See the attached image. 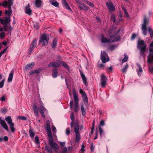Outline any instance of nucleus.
Returning <instances> with one entry per match:
<instances>
[{
  "mask_svg": "<svg viewBox=\"0 0 153 153\" xmlns=\"http://www.w3.org/2000/svg\"><path fill=\"white\" fill-rule=\"evenodd\" d=\"M62 3L63 6L67 10L72 11L66 0H62Z\"/></svg>",
  "mask_w": 153,
  "mask_h": 153,
  "instance_id": "nucleus-16",
  "label": "nucleus"
},
{
  "mask_svg": "<svg viewBox=\"0 0 153 153\" xmlns=\"http://www.w3.org/2000/svg\"><path fill=\"white\" fill-rule=\"evenodd\" d=\"M70 117L72 121H74V114L73 113L71 114Z\"/></svg>",
  "mask_w": 153,
  "mask_h": 153,
  "instance_id": "nucleus-46",
  "label": "nucleus"
},
{
  "mask_svg": "<svg viewBox=\"0 0 153 153\" xmlns=\"http://www.w3.org/2000/svg\"><path fill=\"white\" fill-rule=\"evenodd\" d=\"M51 4L56 7H57L59 6L58 2L56 1H54V2H52Z\"/></svg>",
  "mask_w": 153,
  "mask_h": 153,
  "instance_id": "nucleus-39",
  "label": "nucleus"
},
{
  "mask_svg": "<svg viewBox=\"0 0 153 153\" xmlns=\"http://www.w3.org/2000/svg\"><path fill=\"white\" fill-rule=\"evenodd\" d=\"M25 13L29 16L31 15L32 14V10L30 8V5L29 3L25 7Z\"/></svg>",
  "mask_w": 153,
  "mask_h": 153,
  "instance_id": "nucleus-14",
  "label": "nucleus"
},
{
  "mask_svg": "<svg viewBox=\"0 0 153 153\" xmlns=\"http://www.w3.org/2000/svg\"><path fill=\"white\" fill-rule=\"evenodd\" d=\"M124 14L127 18L129 17V15L127 11H126L124 12Z\"/></svg>",
  "mask_w": 153,
  "mask_h": 153,
  "instance_id": "nucleus-64",
  "label": "nucleus"
},
{
  "mask_svg": "<svg viewBox=\"0 0 153 153\" xmlns=\"http://www.w3.org/2000/svg\"><path fill=\"white\" fill-rule=\"evenodd\" d=\"M5 25L3 27V29L5 31H9L8 30V26L7 25Z\"/></svg>",
  "mask_w": 153,
  "mask_h": 153,
  "instance_id": "nucleus-53",
  "label": "nucleus"
},
{
  "mask_svg": "<svg viewBox=\"0 0 153 153\" xmlns=\"http://www.w3.org/2000/svg\"><path fill=\"white\" fill-rule=\"evenodd\" d=\"M11 11H8L7 10H6L5 11V14H7L8 15H10L11 13Z\"/></svg>",
  "mask_w": 153,
  "mask_h": 153,
  "instance_id": "nucleus-57",
  "label": "nucleus"
},
{
  "mask_svg": "<svg viewBox=\"0 0 153 153\" xmlns=\"http://www.w3.org/2000/svg\"><path fill=\"white\" fill-rule=\"evenodd\" d=\"M90 150L92 152L94 150V143L92 142L90 144Z\"/></svg>",
  "mask_w": 153,
  "mask_h": 153,
  "instance_id": "nucleus-43",
  "label": "nucleus"
},
{
  "mask_svg": "<svg viewBox=\"0 0 153 153\" xmlns=\"http://www.w3.org/2000/svg\"><path fill=\"white\" fill-rule=\"evenodd\" d=\"M142 28L143 30V33L144 35H146L147 34V27H142Z\"/></svg>",
  "mask_w": 153,
  "mask_h": 153,
  "instance_id": "nucleus-33",
  "label": "nucleus"
},
{
  "mask_svg": "<svg viewBox=\"0 0 153 153\" xmlns=\"http://www.w3.org/2000/svg\"><path fill=\"white\" fill-rule=\"evenodd\" d=\"M0 22L1 24L3 25H7L10 22V17H6L4 20L0 18Z\"/></svg>",
  "mask_w": 153,
  "mask_h": 153,
  "instance_id": "nucleus-12",
  "label": "nucleus"
},
{
  "mask_svg": "<svg viewBox=\"0 0 153 153\" xmlns=\"http://www.w3.org/2000/svg\"><path fill=\"white\" fill-rule=\"evenodd\" d=\"M5 79H3L0 82V88H2L4 86Z\"/></svg>",
  "mask_w": 153,
  "mask_h": 153,
  "instance_id": "nucleus-44",
  "label": "nucleus"
},
{
  "mask_svg": "<svg viewBox=\"0 0 153 153\" xmlns=\"http://www.w3.org/2000/svg\"><path fill=\"white\" fill-rule=\"evenodd\" d=\"M39 110L42 117L44 118H45V116L44 111H47L46 109L43 105H41L39 108Z\"/></svg>",
  "mask_w": 153,
  "mask_h": 153,
  "instance_id": "nucleus-15",
  "label": "nucleus"
},
{
  "mask_svg": "<svg viewBox=\"0 0 153 153\" xmlns=\"http://www.w3.org/2000/svg\"><path fill=\"white\" fill-rule=\"evenodd\" d=\"M18 118L19 119L23 120H26V118L24 116H19V117H18Z\"/></svg>",
  "mask_w": 153,
  "mask_h": 153,
  "instance_id": "nucleus-54",
  "label": "nucleus"
},
{
  "mask_svg": "<svg viewBox=\"0 0 153 153\" xmlns=\"http://www.w3.org/2000/svg\"><path fill=\"white\" fill-rule=\"evenodd\" d=\"M106 5L110 12H114L115 11V7L111 1H109L106 2Z\"/></svg>",
  "mask_w": 153,
  "mask_h": 153,
  "instance_id": "nucleus-10",
  "label": "nucleus"
},
{
  "mask_svg": "<svg viewBox=\"0 0 153 153\" xmlns=\"http://www.w3.org/2000/svg\"><path fill=\"white\" fill-rule=\"evenodd\" d=\"M105 122L103 120H102L100 123L99 126H103L105 125Z\"/></svg>",
  "mask_w": 153,
  "mask_h": 153,
  "instance_id": "nucleus-49",
  "label": "nucleus"
},
{
  "mask_svg": "<svg viewBox=\"0 0 153 153\" xmlns=\"http://www.w3.org/2000/svg\"><path fill=\"white\" fill-rule=\"evenodd\" d=\"M108 81L107 77H101L100 79L101 86L102 88H105L107 85V82Z\"/></svg>",
  "mask_w": 153,
  "mask_h": 153,
  "instance_id": "nucleus-11",
  "label": "nucleus"
},
{
  "mask_svg": "<svg viewBox=\"0 0 153 153\" xmlns=\"http://www.w3.org/2000/svg\"><path fill=\"white\" fill-rule=\"evenodd\" d=\"M148 30L150 34V36L152 37L153 36V30H152V29L150 27H149Z\"/></svg>",
  "mask_w": 153,
  "mask_h": 153,
  "instance_id": "nucleus-30",
  "label": "nucleus"
},
{
  "mask_svg": "<svg viewBox=\"0 0 153 153\" xmlns=\"http://www.w3.org/2000/svg\"><path fill=\"white\" fill-rule=\"evenodd\" d=\"M5 37V33L4 32H2L0 33V37L3 39Z\"/></svg>",
  "mask_w": 153,
  "mask_h": 153,
  "instance_id": "nucleus-42",
  "label": "nucleus"
},
{
  "mask_svg": "<svg viewBox=\"0 0 153 153\" xmlns=\"http://www.w3.org/2000/svg\"><path fill=\"white\" fill-rule=\"evenodd\" d=\"M117 47V46L116 45H110L108 47L107 49L110 51H112L115 49Z\"/></svg>",
  "mask_w": 153,
  "mask_h": 153,
  "instance_id": "nucleus-23",
  "label": "nucleus"
},
{
  "mask_svg": "<svg viewBox=\"0 0 153 153\" xmlns=\"http://www.w3.org/2000/svg\"><path fill=\"white\" fill-rule=\"evenodd\" d=\"M73 101H71L70 102V107L71 109L73 108Z\"/></svg>",
  "mask_w": 153,
  "mask_h": 153,
  "instance_id": "nucleus-55",
  "label": "nucleus"
},
{
  "mask_svg": "<svg viewBox=\"0 0 153 153\" xmlns=\"http://www.w3.org/2000/svg\"><path fill=\"white\" fill-rule=\"evenodd\" d=\"M42 69L41 68H38L35 70L32 71L30 73V75H31L34 74H38L39 73Z\"/></svg>",
  "mask_w": 153,
  "mask_h": 153,
  "instance_id": "nucleus-20",
  "label": "nucleus"
},
{
  "mask_svg": "<svg viewBox=\"0 0 153 153\" xmlns=\"http://www.w3.org/2000/svg\"><path fill=\"white\" fill-rule=\"evenodd\" d=\"M29 132L30 133V136L31 137H33L35 135V133L33 132L31 129H29Z\"/></svg>",
  "mask_w": 153,
  "mask_h": 153,
  "instance_id": "nucleus-37",
  "label": "nucleus"
},
{
  "mask_svg": "<svg viewBox=\"0 0 153 153\" xmlns=\"http://www.w3.org/2000/svg\"><path fill=\"white\" fill-rule=\"evenodd\" d=\"M0 123L4 128L7 131H9V129L7 124L4 120L1 119V118L0 117Z\"/></svg>",
  "mask_w": 153,
  "mask_h": 153,
  "instance_id": "nucleus-13",
  "label": "nucleus"
},
{
  "mask_svg": "<svg viewBox=\"0 0 153 153\" xmlns=\"http://www.w3.org/2000/svg\"><path fill=\"white\" fill-rule=\"evenodd\" d=\"M136 36V35L135 34H132L131 37V40H134Z\"/></svg>",
  "mask_w": 153,
  "mask_h": 153,
  "instance_id": "nucleus-63",
  "label": "nucleus"
},
{
  "mask_svg": "<svg viewBox=\"0 0 153 153\" xmlns=\"http://www.w3.org/2000/svg\"><path fill=\"white\" fill-rule=\"evenodd\" d=\"M45 149L48 153H52V149L50 147L46 146H45Z\"/></svg>",
  "mask_w": 153,
  "mask_h": 153,
  "instance_id": "nucleus-28",
  "label": "nucleus"
},
{
  "mask_svg": "<svg viewBox=\"0 0 153 153\" xmlns=\"http://www.w3.org/2000/svg\"><path fill=\"white\" fill-rule=\"evenodd\" d=\"M148 23V20H147L146 17H145L143 20V23L142 25V27H147L146 25Z\"/></svg>",
  "mask_w": 153,
  "mask_h": 153,
  "instance_id": "nucleus-25",
  "label": "nucleus"
},
{
  "mask_svg": "<svg viewBox=\"0 0 153 153\" xmlns=\"http://www.w3.org/2000/svg\"><path fill=\"white\" fill-rule=\"evenodd\" d=\"M67 151V149L66 147H65L63 149V150L62 153H66Z\"/></svg>",
  "mask_w": 153,
  "mask_h": 153,
  "instance_id": "nucleus-62",
  "label": "nucleus"
},
{
  "mask_svg": "<svg viewBox=\"0 0 153 153\" xmlns=\"http://www.w3.org/2000/svg\"><path fill=\"white\" fill-rule=\"evenodd\" d=\"M70 129L69 128H67L66 129V134L67 135H68L70 133Z\"/></svg>",
  "mask_w": 153,
  "mask_h": 153,
  "instance_id": "nucleus-60",
  "label": "nucleus"
},
{
  "mask_svg": "<svg viewBox=\"0 0 153 153\" xmlns=\"http://www.w3.org/2000/svg\"><path fill=\"white\" fill-rule=\"evenodd\" d=\"M5 120L7 121L8 124L9 125L10 128L11 129V132H14L15 131V128L14 126V124L12 122V120L10 116H7L5 118Z\"/></svg>",
  "mask_w": 153,
  "mask_h": 153,
  "instance_id": "nucleus-8",
  "label": "nucleus"
},
{
  "mask_svg": "<svg viewBox=\"0 0 153 153\" xmlns=\"http://www.w3.org/2000/svg\"><path fill=\"white\" fill-rule=\"evenodd\" d=\"M33 108L35 114L37 117H39V111L36 105H34L33 106Z\"/></svg>",
  "mask_w": 153,
  "mask_h": 153,
  "instance_id": "nucleus-19",
  "label": "nucleus"
},
{
  "mask_svg": "<svg viewBox=\"0 0 153 153\" xmlns=\"http://www.w3.org/2000/svg\"><path fill=\"white\" fill-rule=\"evenodd\" d=\"M35 65V63L32 62L30 64L27 65L25 67L26 70H30L33 68Z\"/></svg>",
  "mask_w": 153,
  "mask_h": 153,
  "instance_id": "nucleus-18",
  "label": "nucleus"
},
{
  "mask_svg": "<svg viewBox=\"0 0 153 153\" xmlns=\"http://www.w3.org/2000/svg\"><path fill=\"white\" fill-rule=\"evenodd\" d=\"M35 140L36 143L38 144L39 143V137L38 136H36L35 137Z\"/></svg>",
  "mask_w": 153,
  "mask_h": 153,
  "instance_id": "nucleus-51",
  "label": "nucleus"
},
{
  "mask_svg": "<svg viewBox=\"0 0 153 153\" xmlns=\"http://www.w3.org/2000/svg\"><path fill=\"white\" fill-rule=\"evenodd\" d=\"M79 93L82 94V96H83L84 95L85 96V94H86L85 93L82 89H80L79 91Z\"/></svg>",
  "mask_w": 153,
  "mask_h": 153,
  "instance_id": "nucleus-47",
  "label": "nucleus"
},
{
  "mask_svg": "<svg viewBox=\"0 0 153 153\" xmlns=\"http://www.w3.org/2000/svg\"><path fill=\"white\" fill-rule=\"evenodd\" d=\"M81 108L82 112V114L83 116H85L86 114V111L84 109V106L83 105H81Z\"/></svg>",
  "mask_w": 153,
  "mask_h": 153,
  "instance_id": "nucleus-26",
  "label": "nucleus"
},
{
  "mask_svg": "<svg viewBox=\"0 0 153 153\" xmlns=\"http://www.w3.org/2000/svg\"><path fill=\"white\" fill-rule=\"evenodd\" d=\"M46 130L48 136L49 137L48 139L49 145L52 148L58 149H59L58 145L55 142H53V138L52 135L50 127V124L49 121L47 122V126Z\"/></svg>",
  "mask_w": 153,
  "mask_h": 153,
  "instance_id": "nucleus-2",
  "label": "nucleus"
},
{
  "mask_svg": "<svg viewBox=\"0 0 153 153\" xmlns=\"http://www.w3.org/2000/svg\"><path fill=\"white\" fill-rule=\"evenodd\" d=\"M7 1H4L1 4L2 6L4 7H6L7 6Z\"/></svg>",
  "mask_w": 153,
  "mask_h": 153,
  "instance_id": "nucleus-41",
  "label": "nucleus"
},
{
  "mask_svg": "<svg viewBox=\"0 0 153 153\" xmlns=\"http://www.w3.org/2000/svg\"><path fill=\"white\" fill-rule=\"evenodd\" d=\"M14 70L12 69L10 74L9 76H13Z\"/></svg>",
  "mask_w": 153,
  "mask_h": 153,
  "instance_id": "nucleus-58",
  "label": "nucleus"
},
{
  "mask_svg": "<svg viewBox=\"0 0 153 153\" xmlns=\"http://www.w3.org/2000/svg\"><path fill=\"white\" fill-rule=\"evenodd\" d=\"M79 7L81 10H83L85 11L88 10L89 8V7L88 6L83 3H82L79 5Z\"/></svg>",
  "mask_w": 153,
  "mask_h": 153,
  "instance_id": "nucleus-17",
  "label": "nucleus"
},
{
  "mask_svg": "<svg viewBox=\"0 0 153 153\" xmlns=\"http://www.w3.org/2000/svg\"><path fill=\"white\" fill-rule=\"evenodd\" d=\"M48 67H54L53 62H52L50 63V64H48Z\"/></svg>",
  "mask_w": 153,
  "mask_h": 153,
  "instance_id": "nucleus-59",
  "label": "nucleus"
},
{
  "mask_svg": "<svg viewBox=\"0 0 153 153\" xmlns=\"http://www.w3.org/2000/svg\"><path fill=\"white\" fill-rule=\"evenodd\" d=\"M101 58L102 62L104 63H105L108 62L109 60L108 55L105 51H101Z\"/></svg>",
  "mask_w": 153,
  "mask_h": 153,
  "instance_id": "nucleus-9",
  "label": "nucleus"
},
{
  "mask_svg": "<svg viewBox=\"0 0 153 153\" xmlns=\"http://www.w3.org/2000/svg\"><path fill=\"white\" fill-rule=\"evenodd\" d=\"M42 1L41 0H36L35 4V6L37 8L40 7L42 5Z\"/></svg>",
  "mask_w": 153,
  "mask_h": 153,
  "instance_id": "nucleus-21",
  "label": "nucleus"
},
{
  "mask_svg": "<svg viewBox=\"0 0 153 153\" xmlns=\"http://www.w3.org/2000/svg\"><path fill=\"white\" fill-rule=\"evenodd\" d=\"M58 61L60 63V65L62 64L64 68L67 69L68 71H69L70 68L68 65L65 62L60 60H58Z\"/></svg>",
  "mask_w": 153,
  "mask_h": 153,
  "instance_id": "nucleus-22",
  "label": "nucleus"
},
{
  "mask_svg": "<svg viewBox=\"0 0 153 153\" xmlns=\"http://www.w3.org/2000/svg\"><path fill=\"white\" fill-rule=\"evenodd\" d=\"M124 58H123L122 61V63H123L125 62H126L128 60V56L125 53L124 54Z\"/></svg>",
  "mask_w": 153,
  "mask_h": 153,
  "instance_id": "nucleus-29",
  "label": "nucleus"
},
{
  "mask_svg": "<svg viewBox=\"0 0 153 153\" xmlns=\"http://www.w3.org/2000/svg\"><path fill=\"white\" fill-rule=\"evenodd\" d=\"M73 94L74 102V111L75 113H76L77 112L79 109V107L78 106L79 97H78L77 93L75 89H73Z\"/></svg>",
  "mask_w": 153,
  "mask_h": 153,
  "instance_id": "nucleus-5",
  "label": "nucleus"
},
{
  "mask_svg": "<svg viewBox=\"0 0 153 153\" xmlns=\"http://www.w3.org/2000/svg\"><path fill=\"white\" fill-rule=\"evenodd\" d=\"M57 39L56 38L53 40L52 45H51V46L52 48H56V46L57 44Z\"/></svg>",
  "mask_w": 153,
  "mask_h": 153,
  "instance_id": "nucleus-24",
  "label": "nucleus"
},
{
  "mask_svg": "<svg viewBox=\"0 0 153 153\" xmlns=\"http://www.w3.org/2000/svg\"><path fill=\"white\" fill-rule=\"evenodd\" d=\"M128 67V64H126L122 69V71L123 73H125L127 71V70Z\"/></svg>",
  "mask_w": 153,
  "mask_h": 153,
  "instance_id": "nucleus-27",
  "label": "nucleus"
},
{
  "mask_svg": "<svg viewBox=\"0 0 153 153\" xmlns=\"http://www.w3.org/2000/svg\"><path fill=\"white\" fill-rule=\"evenodd\" d=\"M84 97V102H88V100L86 94L85 95H84L82 96Z\"/></svg>",
  "mask_w": 153,
  "mask_h": 153,
  "instance_id": "nucleus-48",
  "label": "nucleus"
},
{
  "mask_svg": "<svg viewBox=\"0 0 153 153\" xmlns=\"http://www.w3.org/2000/svg\"><path fill=\"white\" fill-rule=\"evenodd\" d=\"M143 70L140 66L139 67V70L137 71V72L139 76H140L141 74V73L142 72Z\"/></svg>",
  "mask_w": 153,
  "mask_h": 153,
  "instance_id": "nucleus-35",
  "label": "nucleus"
},
{
  "mask_svg": "<svg viewBox=\"0 0 153 153\" xmlns=\"http://www.w3.org/2000/svg\"><path fill=\"white\" fill-rule=\"evenodd\" d=\"M52 130L53 134H55L56 132V127L54 126L52 127Z\"/></svg>",
  "mask_w": 153,
  "mask_h": 153,
  "instance_id": "nucleus-52",
  "label": "nucleus"
},
{
  "mask_svg": "<svg viewBox=\"0 0 153 153\" xmlns=\"http://www.w3.org/2000/svg\"><path fill=\"white\" fill-rule=\"evenodd\" d=\"M146 45L144 40H139L137 42V48L139 49L141 56H143L146 51Z\"/></svg>",
  "mask_w": 153,
  "mask_h": 153,
  "instance_id": "nucleus-3",
  "label": "nucleus"
},
{
  "mask_svg": "<svg viewBox=\"0 0 153 153\" xmlns=\"http://www.w3.org/2000/svg\"><path fill=\"white\" fill-rule=\"evenodd\" d=\"M53 62L54 64V67H59L61 66L60 63V62Z\"/></svg>",
  "mask_w": 153,
  "mask_h": 153,
  "instance_id": "nucleus-36",
  "label": "nucleus"
},
{
  "mask_svg": "<svg viewBox=\"0 0 153 153\" xmlns=\"http://www.w3.org/2000/svg\"><path fill=\"white\" fill-rule=\"evenodd\" d=\"M1 111L2 113H6L7 112V110L5 108L2 109L1 110Z\"/></svg>",
  "mask_w": 153,
  "mask_h": 153,
  "instance_id": "nucleus-61",
  "label": "nucleus"
},
{
  "mask_svg": "<svg viewBox=\"0 0 153 153\" xmlns=\"http://www.w3.org/2000/svg\"><path fill=\"white\" fill-rule=\"evenodd\" d=\"M37 44V39H35L33 40L31 44V45L35 47Z\"/></svg>",
  "mask_w": 153,
  "mask_h": 153,
  "instance_id": "nucleus-31",
  "label": "nucleus"
},
{
  "mask_svg": "<svg viewBox=\"0 0 153 153\" xmlns=\"http://www.w3.org/2000/svg\"><path fill=\"white\" fill-rule=\"evenodd\" d=\"M35 48V47L33 46H30L28 50V53L30 54H31L32 52L33 51Z\"/></svg>",
  "mask_w": 153,
  "mask_h": 153,
  "instance_id": "nucleus-32",
  "label": "nucleus"
},
{
  "mask_svg": "<svg viewBox=\"0 0 153 153\" xmlns=\"http://www.w3.org/2000/svg\"><path fill=\"white\" fill-rule=\"evenodd\" d=\"M79 122L76 121L74 125V131L76 135L75 141L76 142H79L80 140V133L79 132Z\"/></svg>",
  "mask_w": 153,
  "mask_h": 153,
  "instance_id": "nucleus-4",
  "label": "nucleus"
},
{
  "mask_svg": "<svg viewBox=\"0 0 153 153\" xmlns=\"http://www.w3.org/2000/svg\"><path fill=\"white\" fill-rule=\"evenodd\" d=\"M87 4L91 7H93L94 6V4L89 1H87L86 2Z\"/></svg>",
  "mask_w": 153,
  "mask_h": 153,
  "instance_id": "nucleus-50",
  "label": "nucleus"
},
{
  "mask_svg": "<svg viewBox=\"0 0 153 153\" xmlns=\"http://www.w3.org/2000/svg\"><path fill=\"white\" fill-rule=\"evenodd\" d=\"M49 40V38L48 36L45 34H43L40 37L39 44L44 45H47L48 44Z\"/></svg>",
  "mask_w": 153,
  "mask_h": 153,
  "instance_id": "nucleus-6",
  "label": "nucleus"
},
{
  "mask_svg": "<svg viewBox=\"0 0 153 153\" xmlns=\"http://www.w3.org/2000/svg\"><path fill=\"white\" fill-rule=\"evenodd\" d=\"M7 48H8V47H7L6 48L4 49L2 51L0 52V53H1V55H2V54L4 53H5L6 51L7 50Z\"/></svg>",
  "mask_w": 153,
  "mask_h": 153,
  "instance_id": "nucleus-56",
  "label": "nucleus"
},
{
  "mask_svg": "<svg viewBox=\"0 0 153 153\" xmlns=\"http://www.w3.org/2000/svg\"><path fill=\"white\" fill-rule=\"evenodd\" d=\"M153 42L150 43L149 46V54L147 57V62L149 64L153 62Z\"/></svg>",
  "mask_w": 153,
  "mask_h": 153,
  "instance_id": "nucleus-7",
  "label": "nucleus"
},
{
  "mask_svg": "<svg viewBox=\"0 0 153 153\" xmlns=\"http://www.w3.org/2000/svg\"><path fill=\"white\" fill-rule=\"evenodd\" d=\"M57 75L58 72L56 69H54L52 74L53 76H57Z\"/></svg>",
  "mask_w": 153,
  "mask_h": 153,
  "instance_id": "nucleus-34",
  "label": "nucleus"
},
{
  "mask_svg": "<svg viewBox=\"0 0 153 153\" xmlns=\"http://www.w3.org/2000/svg\"><path fill=\"white\" fill-rule=\"evenodd\" d=\"M83 83L87 86L88 85L86 77H82Z\"/></svg>",
  "mask_w": 153,
  "mask_h": 153,
  "instance_id": "nucleus-38",
  "label": "nucleus"
},
{
  "mask_svg": "<svg viewBox=\"0 0 153 153\" xmlns=\"http://www.w3.org/2000/svg\"><path fill=\"white\" fill-rule=\"evenodd\" d=\"M98 128L100 134V136H101L102 135V134L104 133L103 131V130L102 129L101 127L99 126Z\"/></svg>",
  "mask_w": 153,
  "mask_h": 153,
  "instance_id": "nucleus-40",
  "label": "nucleus"
},
{
  "mask_svg": "<svg viewBox=\"0 0 153 153\" xmlns=\"http://www.w3.org/2000/svg\"><path fill=\"white\" fill-rule=\"evenodd\" d=\"M120 31V29L117 30L116 28H111L110 31V37L111 39L105 37L102 35L101 38V42L102 43H111L119 41L120 40L121 37L118 35Z\"/></svg>",
  "mask_w": 153,
  "mask_h": 153,
  "instance_id": "nucleus-1",
  "label": "nucleus"
},
{
  "mask_svg": "<svg viewBox=\"0 0 153 153\" xmlns=\"http://www.w3.org/2000/svg\"><path fill=\"white\" fill-rule=\"evenodd\" d=\"M111 20H113V22L114 23L115 22L116 19L115 15L113 14L111 16Z\"/></svg>",
  "mask_w": 153,
  "mask_h": 153,
  "instance_id": "nucleus-45",
  "label": "nucleus"
}]
</instances>
